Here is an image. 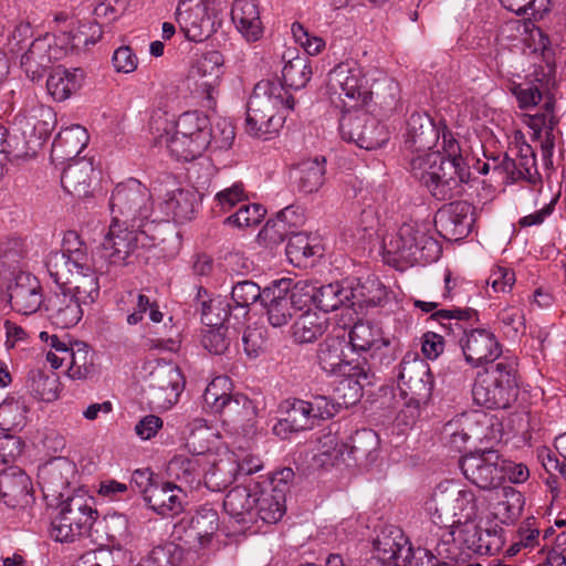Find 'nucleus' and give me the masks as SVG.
I'll return each instance as SVG.
<instances>
[{"label":"nucleus","instance_id":"57","mask_svg":"<svg viewBox=\"0 0 566 566\" xmlns=\"http://www.w3.org/2000/svg\"><path fill=\"white\" fill-rule=\"evenodd\" d=\"M501 4L517 15L543 19L552 11V0H500Z\"/></svg>","mask_w":566,"mask_h":566},{"label":"nucleus","instance_id":"53","mask_svg":"<svg viewBox=\"0 0 566 566\" xmlns=\"http://www.w3.org/2000/svg\"><path fill=\"white\" fill-rule=\"evenodd\" d=\"M366 112L361 109L346 111L339 118V133L344 140L359 145L358 138L366 126Z\"/></svg>","mask_w":566,"mask_h":566},{"label":"nucleus","instance_id":"41","mask_svg":"<svg viewBox=\"0 0 566 566\" xmlns=\"http://www.w3.org/2000/svg\"><path fill=\"white\" fill-rule=\"evenodd\" d=\"M84 277H80L83 283L73 287V295L85 306L92 305L99 296V283L97 274L108 272L101 260L95 255L88 258V270H83Z\"/></svg>","mask_w":566,"mask_h":566},{"label":"nucleus","instance_id":"5","mask_svg":"<svg viewBox=\"0 0 566 566\" xmlns=\"http://www.w3.org/2000/svg\"><path fill=\"white\" fill-rule=\"evenodd\" d=\"M517 395L516 370L509 363H497L479 374L472 387L473 401L488 409H506Z\"/></svg>","mask_w":566,"mask_h":566},{"label":"nucleus","instance_id":"13","mask_svg":"<svg viewBox=\"0 0 566 566\" xmlns=\"http://www.w3.org/2000/svg\"><path fill=\"white\" fill-rule=\"evenodd\" d=\"M349 344L356 352H369L373 360L364 368L388 366L396 358V348L389 338L382 336V331L370 322H357L349 332ZM363 367V365H360Z\"/></svg>","mask_w":566,"mask_h":566},{"label":"nucleus","instance_id":"1","mask_svg":"<svg viewBox=\"0 0 566 566\" xmlns=\"http://www.w3.org/2000/svg\"><path fill=\"white\" fill-rule=\"evenodd\" d=\"M73 465L64 459H56L44 469V496L56 501L59 513L51 522V536L56 542H72L75 537L88 534L98 516L92 506V497L84 492L65 494L70 488L69 474ZM52 505V503H50Z\"/></svg>","mask_w":566,"mask_h":566},{"label":"nucleus","instance_id":"12","mask_svg":"<svg viewBox=\"0 0 566 566\" xmlns=\"http://www.w3.org/2000/svg\"><path fill=\"white\" fill-rule=\"evenodd\" d=\"M433 502L437 512L451 514L453 517L459 516L458 523L462 526L459 533H470L471 530L476 534V526L470 525L478 512L475 495L472 490L460 489L454 483L439 484L433 493Z\"/></svg>","mask_w":566,"mask_h":566},{"label":"nucleus","instance_id":"56","mask_svg":"<svg viewBox=\"0 0 566 566\" xmlns=\"http://www.w3.org/2000/svg\"><path fill=\"white\" fill-rule=\"evenodd\" d=\"M358 147L373 150L380 148L389 140V132L375 117L367 114L366 126L363 128Z\"/></svg>","mask_w":566,"mask_h":566},{"label":"nucleus","instance_id":"44","mask_svg":"<svg viewBox=\"0 0 566 566\" xmlns=\"http://www.w3.org/2000/svg\"><path fill=\"white\" fill-rule=\"evenodd\" d=\"M327 326L326 318L306 311L293 323L291 336L297 344L313 343L325 334Z\"/></svg>","mask_w":566,"mask_h":566},{"label":"nucleus","instance_id":"17","mask_svg":"<svg viewBox=\"0 0 566 566\" xmlns=\"http://www.w3.org/2000/svg\"><path fill=\"white\" fill-rule=\"evenodd\" d=\"M367 81L357 69L340 63L328 73V86L334 93L344 94L353 101L350 107L366 105L373 97V92L367 87Z\"/></svg>","mask_w":566,"mask_h":566},{"label":"nucleus","instance_id":"3","mask_svg":"<svg viewBox=\"0 0 566 566\" xmlns=\"http://www.w3.org/2000/svg\"><path fill=\"white\" fill-rule=\"evenodd\" d=\"M295 99L279 80H262L253 88L247 106L245 132L253 137L279 132L285 112L294 109Z\"/></svg>","mask_w":566,"mask_h":566},{"label":"nucleus","instance_id":"19","mask_svg":"<svg viewBox=\"0 0 566 566\" xmlns=\"http://www.w3.org/2000/svg\"><path fill=\"white\" fill-rule=\"evenodd\" d=\"M459 344L467 363L474 367L493 363L502 353L495 335L485 328L464 329Z\"/></svg>","mask_w":566,"mask_h":566},{"label":"nucleus","instance_id":"48","mask_svg":"<svg viewBox=\"0 0 566 566\" xmlns=\"http://www.w3.org/2000/svg\"><path fill=\"white\" fill-rule=\"evenodd\" d=\"M214 413H219L224 422L237 424L253 416L252 401L244 395L237 394L224 397Z\"/></svg>","mask_w":566,"mask_h":566},{"label":"nucleus","instance_id":"20","mask_svg":"<svg viewBox=\"0 0 566 566\" xmlns=\"http://www.w3.org/2000/svg\"><path fill=\"white\" fill-rule=\"evenodd\" d=\"M379 449L378 434L371 429L357 430L346 443L336 448L337 454L347 465L353 461L358 465H369L377 459Z\"/></svg>","mask_w":566,"mask_h":566},{"label":"nucleus","instance_id":"27","mask_svg":"<svg viewBox=\"0 0 566 566\" xmlns=\"http://www.w3.org/2000/svg\"><path fill=\"white\" fill-rule=\"evenodd\" d=\"M44 307L52 324L60 328H70L81 321L85 305L73 294L59 290L46 300Z\"/></svg>","mask_w":566,"mask_h":566},{"label":"nucleus","instance_id":"16","mask_svg":"<svg viewBox=\"0 0 566 566\" xmlns=\"http://www.w3.org/2000/svg\"><path fill=\"white\" fill-rule=\"evenodd\" d=\"M474 207L468 201H453L440 208L434 216V226L447 240L465 238L474 224Z\"/></svg>","mask_w":566,"mask_h":566},{"label":"nucleus","instance_id":"36","mask_svg":"<svg viewBox=\"0 0 566 566\" xmlns=\"http://www.w3.org/2000/svg\"><path fill=\"white\" fill-rule=\"evenodd\" d=\"M285 417L280 419L274 426L273 431L281 438H286L289 433L312 429L314 420L311 417L307 401L301 399L287 400Z\"/></svg>","mask_w":566,"mask_h":566},{"label":"nucleus","instance_id":"10","mask_svg":"<svg viewBox=\"0 0 566 566\" xmlns=\"http://www.w3.org/2000/svg\"><path fill=\"white\" fill-rule=\"evenodd\" d=\"M349 378L350 379L340 381L337 387V391H342L346 388L350 390L349 397L344 394L343 401H337L321 395L313 396L312 399L307 401V407L314 422L316 420L331 419L343 406L348 407L349 405H354L361 397V389L374 382V374L370 367L364 368L360 364L349 369Z\"/></svg>","mask_w":566,"mask_h":566},{"label":"nucleus","instance_id":"61","mask_svg":"<svg viewBox=\"0 0 566 566\" xmlns=\"http://www.w3.org/2000/svg\"><path fill=\"white\" fill-rule=\"evenodd\" d=\"M229 316V303L216 300L201 303V322L208 327H224V322Z\"/></svg>","mask_w":566,"mask_h":566},{"label":"nucleus","instance_id":"39","mask_svg":"<svg viewBox=\"0 0 566 566\" xmlns=\"http://www.w3.org/2000/svg\"><path fill=\"white\" fill-rule=\"evenodd\" d=\"M316 293V307L325 313L340 307L352 308L355 306L352 285H345L343 282L317 286Z\"/></svg>","mask_w":566,"mask_h":566},{"label":"nucleus","instance_id":"63","mask_svg":"<svg viewBox=\"0 0 566 566\" xmlns=\"http://www.w3.org/2000/svg\"><path fill=\"white\" fill-rule=\"evenodd\" d=\"M242 344L248 357H259L266 349V329L262 326H248L242 335Z\"/></svg>","mask_w":566,"mask_h":566},{"label":"nucleus","instance_id":"47","mask_svg":"<svg viewBox=\"0 0 566 566\" xmlns=\"http://www.w3.org/2000/svg\"><path fill=\"white\" fill-rule=\"evenodd\" d=\"M224 59L221 52L212 50L205 53L197 62V73L202 77L201 86L206 88L208 97L210 90L219 84L223 74Z\"/></svg>","mask_w":566,"mask_h":566},{"label":"nucleus","instance_id":"9","mask_svg":"<svg viewBox=\"0 0 566 566\" xmlns=\"http://www.w3.org/2000/svg\"><path fill=\"white\" fill-rule=\"evenodd\" d=\"M87 244L76 231H66L62 240V249L51 251L45 260V266L50 277L59 290L67 283L76 269L88 270Z\"/></svg>","mask_w":566,"mask_h":566},{"label":"nucleus","instance_id":"50","mask_svg":"<svg viewBox=\"0 0 566 566\" xmlns=\"http://www.w3.org/2000/svg\"><path fill=\"white\" fill-rule=\"evenodd\" d=\"M312 75V69L306 57L297 56L289 61L282 70L281 82L284 87L286 86L293 90L303 88L310 81Z\"/></svg>","mask_w":566,"mask_h":566},{"label":"nucleus","instance_id":"32","mask_svg":"<svg viewBox=\"0 0 566 566\" xmlns=\"http://www.w3.org/2000/svg\"><path fill=\"white\" fill-rule=\"evenodd\" d=\"M256 489V481H251L247 485L235 486L227 493L223 500V509L238 523L243 525L253 524Z\"/></svg>","mask_w":566,"mask_h":566},{"label":"nucleus","instance_id":"37","mask_svg":"<svg viewBox=\"0 0 566 566\" xmlns=\"http://www.w3.org/2000/svg\"><path fill=\"white\" fill-rule=\"evenodd\" d=\"M300 216H296L293 207H286L272 220H269L259 233V240L266 247L273 248L282 243L292 233Z\"/></svg>","mask_w":566,"mask_h":566},{"label":"nucleus","instance_id":"8","mask_svg":"<svg viewBox=\"0 0 566 566\" xmlns=\"http://www.w3.org/2000/svg\"><path fill=\"white\" fill-rule=\"evenodd\" d=\"M185 388L180 368L172 363L157 364L145 379L144 399L153 410H168L177 403Z\"/></svg>","mask_w":566,"mask_h":566},{"label":"nucleus","instance_id":"46","mask_svg":"<svg viewBox=\"0 0 566 566\" xmlns=\"http://www.w3.org/2000/svg\"><path fill=\"white\" fill-rule=\"evenodd\" d=\"M197 195L192 190L177 189L167 193L164 210L177 222L190 220L195 213Z\"/></svg>","mask_w":566,"mask_h":566},{"label":"nucleus","instance_id":"30","mask_svg":"<svg viewBox=\"0 0 566 566\" xmlns=\"http://www.w3.org/2000/svg\"><path fill=\"white\" fill-rule=\"evenodd\" d=\"M186 492L181 485L171 482L150 485L145 501L148 505L161 516H175L184 511L186 503Z\"/></svg>","mask_w":566,"mask_h":566},{"label":"nucleus","instance_id":"59","mask_svg":"<svg viewBox=\"0 0 566 566\" xmlns=\"http://www.w3.org/2000/svg\"><path fill=\"white\" fill-rule=\"evenodd\" d=\"M286 255L290 262L295 265H301L313 256L314 248L310 243V238L303 232L292 230L286 244Z\"/></svg>","mask_w":566,"mask_h":566},{"label":"nucleus","instance_id":"35","mask_svg":"<svg viewBox=\"0 0 566 566\" xmlns=\"http://www.w3.org/2000/svg\"><path fill=\"white\" fill-rule=\"evenodd\" d=\"M161 124L164 125L163 127H167L174 133L188 137H198L205 134L208 143H211V133L208 132L210 119L203 113L197 111L186 112L181 114L175 123H169L166 118L159 117L158 119L151 120L150 128L160 132Z\"/></svg>","mask_w":566,"mask_h":566},{"label":"nucleus","instance_id":"64","mask_svg":"<svg viewBox=\"0 0 566 566\" xmlns=\"http://www.w3.org/2000/svg\"><path fill=\"white\" fill-rule=\"evenodd\" d=\"M265 209L259 203H242L238 211L226 219V223L235 227H251L261 222Z\"/></svg>","mask_w":566,"mask_h":566},{"label":"nucleus","instance_id":"55","mask_svg":"<svg viewBox=\"0 0 566 566\" xmlns=\"http://www.w3.org/2000/svg\"><path fill=\"white\" fill-rule=\"evenodd\" d=\"M27 406L19 400H6L0 405V427L3 431L21 429L25 423Z\"/></svg>","mask_w":566,"mask_h":566},{"label":"nucleus","instance_id":"11","mask_svg":"<svg viewBox=\"0 0 566 566\" xmlns=\"http://www.w3.org/2000/svg\"><path fill=\"white\" fill-rule=\"evenodd\" d=\"M459 467L465 479L482 490L496 489L504 481L503 458L494 449L467 453L460 458Z\"/></svg>","mask_w":566,"mask_h":566},{"label":"nucleus","instance_id":"24","mask_svg":"<svg viewBox=\"0 0 566 566\" xmlns=\"http://www.w3.org/2000/svg\"><path fill=\"white\" fill-rule=\"evenodd\" d=\"M258 489L253 505V524L261 520L268 524L277 523L285 513L284 484L281 489H272L268 480L256 481Z\"/></svg>","mask_w":566,"mask_h":566},{"label":"nucleus","instance_id":"43","mask_svg":"<svg viewBox=\"0 0 566 566\" xmlns=\"http://www.w3.org/2000/svg\"><path fill=\"white\" fill-rule=\"evenodd\" d=\"M188 535L201 546L207 545L219 528L218 512L209 506H201L188 520Z\"/></svg>","mask_w":566,"mask_h":566},{"label":"nucleus","instance_id":"7","mask_svg":"<svg viewBox=\"0 0 566 566\" xmlns=\"http://www.w3.org/2000/svg\"><path fill=\"white\" fill-rule=\"evenodd\" d=\"M112 219L135 228L139 223L150 222V193L137 179L130 178L118 184L109 200Z\"/></svg>","mask_w":566,"mask_h":566},{"label":"nucleus","instance_id":"14","mask_svg":"<svg viewBox=\"0 0 566 566\" xmlns=\"http://www.w3.org/2000/svg\"><path fill=\"white\" fill-rule=\"evenodd\" d=\"M398 387L417 403H428L433 390V375L428 364L417 354L403 356L397 374Z\"/></svg>","mask_w":566,"mask_h":566},{"label":"nucleus","instance_id":"60","mask_svg":"<svg viewBox=\"0 0 566 566\" xmlns=\"http://www.w3.org/2000/svg\"><path fill=\"white\" fill-rule=\"evenodd\" d=\"M289 282V298L293 301L296 311H302L312 304L316 305L317 286L310 281H298L293 284L291 279H284Z\"/></svg>","mask_w":566,"mask_h":566},{"label":"nucleus","instance_id":"18","mask_svg":"<svg viewBox=\"0 0 566 566\" xmlns=\"http://www.w3.org/2000/svg\"><path fill=\"white\" fill-rule=\"evenodd\" d=\"M374 557L389 566H408L411 564L412 546L401 528L385 526L374 539Z\"/></svg>","mask_w":566,"mask_h":566},{"label":"nucleus","instance_id":"58","mask_svg":"<svg viewBox=\"0 0 566 566\" xmlns=\"http://www.w3.org/2000/svg\"><path fill=\"white\" fill-rule=\"evenodd\" d=\"M181 552L171 542L155 546L137 566H177Z\"/></svg>","mask_w":566,"mask_h":566},{"label":"nucleus","instance_id":"33","mask_svg":"<svg viewBox=\"0 0 566 566\" xmlns=\"http://www.w3.org/2000/svg\"><path fill=\"white\" fill-rule=\"evenodd\" d=\"M93 160L85 157L70 163L62 172L61 184L65 191L77 198L91 195Z\"/></svg>","mask_w":566,"mask_h":566},{"label":"nucleus","instance_id":"21","mask_svg":"<svg viewBox=\"0 0 566 566\" xmlns=\"http://www.w3.org/2000/svg\"><path fill=\"white\" fill-rule=\"evenodd\" d=\"M439 138L440 129L428 114L415 112L410 115L403 135V145L407 149L424 154Z\"/></svg>","mask_w":566,"mask_h":566},{"label":"nucleus","instance_id":"49","mask_svg":"<svg viewBox=\"0 0 566 566\" xmlns=\"http://www.w3.org/2000/svg\"><path fill=\"white\" fill-rule=\"evenodd\" d=\"M59 376L54 373L45 374L42 370H34L28 378L30 392L43 401H52L59 397Z\"/></svg>","mask_w":566,"mask_h":566},{"label":"nucleus","instance_id":"29","mask_svg":"<svg viewBox=\"0 0 566 566\" xmlns=\"http://www.w3.org/2000/svg\"><path fill=\"white\" fill-rule=\"evenodd\" d=\"M157 133V143L165 145L177 160H195L200 157L210 145L205 134L198 137H188L174 133L167 127H163L161 130Z\"/></svg>","mask_w":566,"mask_h":566},{"label":"nucleus","instance_id":"31","mask_svg":"<svg viewBox=\"0 0 566 566\" xmlns=\"http://www.w3.org/2000/svg\"><path fill=\"white\" fill-rule=\"evenodd\" d=\"M90 136L81 125H72L62 129L54 138L51 148V160L63 165L65 161L78 159L77 156L88 144Z\"/></svg>","mask_w":566,"mask_h":566},{"label":"nucleus","instance_id":"42","mask_svg":"<svg viewBox=\"0 0 566 566\" xmlns=\"http://www.w3.org/2000/svg\"><path fill=\"white\" fill-rule=\"evenodd\" d=\"M170 478L190 489L198 488L202 479V467L199 458L184 454L175 455L167 465Z\"/></svg>","mask_w":566,"mask_h":566},{"label":"nucleus","instance_id":"15","mask_svg":"<svg viewBox=\"0 0 566 566\" xmlns=\"http://www.w3.org/2000/svg\"><path fill=\"white\" fill-rule=\"evenodd\" d=\"M210 0H197L187 2L181 0L177 7L176 20L192 42H202L214 32L213 17L209 11Z\"/></svg>","mask_w":566,"mask_h":566},{"label":"nucleus","instance_id":"40","mask_svg":"<svg viewBox=\"0 0 566 566\" xmlns=\"http://www.w3.org/2000/svg\"><path fill=\"white\" fill-rule=\"evenodd\" d=\"M326 158L317 156L301 161L296 167V185L300 192L305 195L317 191L325 182Z\"/></svg>","mask_w":566,"mask_h":566},{"label":"nucleus","instance_id":"52","mask_svg":"<svg viewBox=\"0 0 566 566\" xmlns=\"http://www.w3.org/2000/svg\"><path fill=\"white\" fill-rule=\"evenodd\" d=\"M102 28L94 21L78 22L67 32V44L74 49H85L90 44H95L102 38Z\"/></svg>","mask_w":566,"mask_h":566},{"label":"nucleus","instance_id":"22","mask_svg":"<svg viewBox=\"0 0 566 566\" xmlns=\"http://www.w3.org/2000/svg\"><path fill=\"white\" fill-rule=\"evenodd\" d=\"M11 307L23 315L35 313L44 303L42 286L39 280L30 274H20L14 284L9 286Z\"/></svg>","mask_w":566,"mask_h":566},{"label":"nucleus","instance_id":"54","mask_svg":"<svg viewBox=\"0 0 566 566\" xmlns=\"http://www.w3.org/2000/svg\"><path fill=\"white\" fill-rule=\"evenodd\" d=\"M265 289L261 287L253 281L244 280L237 282L231 290V298L238 307L249 310L255 302L263 304ZM248 314V311H245Z\"/></svg>","mask_w":566,"mask_h":566},{"label":"nucleus","instance_id":"25","mask_svg":"<svg viewBox=\"0 0 566 566\" xmlns=\"http://www.w3.org/2000/svg\"><path fill=\"white\" fill-rule=\"evenodd\" d=\"M346 342L338 336H327L322 340L315 352V364L327 376L347 375L349 378L350 366L345 356Z\"/></svg>","mask_w":566,"mask_h":566},{"label":"nucleus","instance_id":"23","mask_svg":"<svg viewBox=\"0 0 566 566\" xmlns=\"http://www.w3.org/2000/svg\"><path fill=\"white\" fill-rule=\"evenodd\" d=\"M289 282L285 280L274 281L265 287L262 306L273 327L286 325L297 312L293 301L289 298Z\"/></svg>","mask_w":566,"mask_h":566},{"label":"nucleus","instance_id":"34","mask_svg":"<svg viewBox=\"0 0 566 566\" xmlns=\"http://www.w3.org/2000/svg\"><path fill=\"white\" fill-rule=\"evenodd\" d=\"M231 19L248 41L254 42L262 36L263 25L254 0H235L231 8Z\"/></svg>","mask_w":566,"mask_h":566},{"label":"nucleus","instance_id":"38","mask_svg":"<svg viewBox=\"0 0 566 566\" xmlns=\"http://www.w3.org/2000/svg\"><path fill=\"white\" fill-rule=\"evenodd\" d=\"M83 78L84 72L82 69L69 71L64 66H57L48 77V93L55 101L63 102L80 88Z\"/></svg>","mask_w":566,"mask_h":566},{"label":"nucleus","instance_id":"4","mask_svg":"<svg viewBox=\"0 0 566 566\" xmlns=\"http://www.w3.org/2000/svg\"><path fill=\"white\" fill-rule=\"evenodd\" d=\"M159 240L158 224L155 222L139 223L135 228L112 219L107 234L97 252V260L104 266H124L128 258L138 249H147Z\"/></svg>","mask_w":566,"mask_h":566},{"label":"nucleus","instance_id":"28","mask_svg":"<svg viewBox=\"0 0 566 566\" xmlns=\"http://www.w3.org/2000/svg\"><path fill=\"white\" fill-rule=\"evenodd\" d=\"M53 51L56 52V49L53 48L50 40L44 36L33 39L28 45V49L19 54L20 65L31 81L41 80L52 66L54 60L52 55Z\"/></svg>","mask_w":566,"mask_h":566},{"label":"nucleus","instance_id":"26","mask_svg":"<svg viewBox=\"0 0 566 566\" xmlns=\"http://www.w3.org/2000/svg\"><path fill=\"white\" fill-rule=\"evenodd\" d=\"M31 480L19 467H9L0 471V499L8 507L29 504L32 499Z\"/></svg>","mask_w":566,"mask_h":566},{"label":"nucleus","instance_id":"62","mask_svg":"<svg viewBox=\"0 0 566 566\" xmlns=\"http://www.w3.org/2000/svg\"><path fill=\"white\" fill-rule=\"evenodd\" d=\"M208 132L211 133V149L227 150L232 146L235 137L234 127L226 118H219L214 124L210 123Z\"/></svg>","mask_w":566,"mask_h":566},{"label":"nucleus","instance_id":"6","mask_svg":"<svg viewBox=\"0 0 566 566\" xmlns=\"http://www.w3.org/2000/svg\"><path fill=\"white\" fill-rule=\"evenodd\" d=\"M388 262L426 264L437 261L442 248L440 243L417 226L403 223L395 237L384 243Z\"/></svg>","mask_w":566,"mask_h":566},{"label":"nucleus","instance_id":"2","mask_svg":"<svg viewBox=\"0 0 566 566\" xmlns=\"http://www.w3.org/2000/svg\"><path fill=\"white\" fill-rule=\"evenodd\" d=\"M442 153L428 151L411 158L412 177L428 189L437 200H451L464 191L463 184L470 170L461 155V148L452 133L443 126Z\"/></svg>","mask_w":566,"mask_h":566},{"label":"nucleus","instance_id":"45","mask_svg":"<svg viewBox=\"0 0 566 566\" xmlns=\"http://www.w3.org/2000/svg\"><path fill=\"white\" fill-rule=\"evenodd\" d=\"M96 371L94 350L83 342H74L67 376L71 379L85 380L92 378Z\"/></svg>","mask_w":566,"mask_h":566},{"label":"nucleus","instance_id":"51","mask_svg":"<svg viewBox=\"0 0 566 566\" xmlns=\"http://www.w3.org/2000/svg\"><path fill=\"white\" fill-rule=\"evenodd\" d=\"M355 305L377 306L385 296L386 289L378 279L368 277L365 282L358 281L355 286L352 285Z\"/></svg>","mask_w":566,"mask_h":566}]
</instances>
